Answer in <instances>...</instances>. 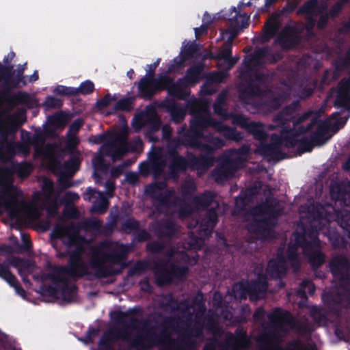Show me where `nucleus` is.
I'll use <instances>...</instances> for the list:
<instances>
[{
  "mask_svg": "<svg viewBox=\"0 0 350 350\" xmlns=\"http://www.w3.org/2000/svg\"><path fill=\"white\" fill-rule=\"evenodd\" d=\"M139 311V308H133L123 312L121 310H115L111 313V319L116 323L126 325V319H129V326L134 327L139 320L135 317V315Z\"/></svg>",
  "mask_w": 350,
  "mask_h": 350,
  "instance_id": "obj_30",
  "label": "nucleus"
},
{
  "mask_svg": "<svg viewBox=\"0 0 350 350\" xmlns=\"http://www.w3.org/2000/svg\"><path fill=\"white\" fill-rule=\"evenodd\" d=\"M212 176L215 182L221 183L231 178L233 174L226 167V166L221 162L217 166L212 172Z\"/></svg>",
  "mask_w": 350,
  "mask_h": 350,
  "instance_id": "obj_51",
  "label": "nucleus"
},
{
  "mask_svg": "<svg viewBox=\"0 0 350 350\" xmlns=\"http://www.w3.org/2000/svg\"><path fill=\"white\" fill-rule=\"evenodd\" d=\"M62 281H58L59 294L63 301L70 303L75 299V296L77 292L76 284L69 285L68 280L65 275L62 276Z\"/></svg>",
  "mask_w": 350,
  "mask_h": 350,
  "instance_id": "obj_33",
  "label": "nucleus"
},
{
  "mask_svg": "<svg viewBox=\"0 0 350 350\" xmlns=\"http://www.w3.org/2000/svg\"><path fill=\"white\" fill-rule=\"evenodd\" d=\"M204 68V64L202 63L193 65L187 70L182 78L190 88L193 87L203 78Z\"/></svg>",
  "mask_w": 350,
  "mask_h": 350,
  "instance_id": "obj_31",
  "label": "nucleus"
},
{
  "mask_svg": "<svg viewBox=\"0 0 350 350\" xmlns=\"http://www.w3.org/2000/svg\"><path fill=\"white\" fill-rule=\"evenodd\" d=\"M40 293L42 296L57 298L59 295V284H55V286L42 284L40 286Z\"/></svg>",
  "mask_w": 350,
  "mask_h": 350,
  "instance_id": "obj_63",
  "label": "nucleus"
},
{
  "mask_svg": "<svg viewBox=\"0 0 350 350\" xmlns=\"http://www.w3.org/2000/svg\"><path fill=\"white\" fill-rule=\"evenodd\" d=\"M190 87L180 77L176 81H174L173 79V82L170 84L167 95L172 98L185 100L190 95Z\"/></svg>",
  "mask_w": 350,
  "mask_h": 350,
  "instance_id": "obj_22",
  "label": "nucleus"
},
{
  "mask_svg": "<svg viewBox=\"0 0 350 350\" xmlns=\"http://www.w3.org/2000/svg\"><path fill=\"white\" fill-rule=\"evenodd\" d=\"M269 92V90L262 89L258 84H254L247 80L246 86L239 91V98L243 103H247L254 97H261L262 95Z\"/></svg>",
  "mask_w": 350,
  "mask_h": 350,
  "instance_id": "obj_25",
  "label": "nucleus"
},
{
  "mask_svg": "<svg viewBox=\"0 0 350 350\" xmlns=\"http://www.w3.org/2000/svg\"><path fill=\"white\" fill-rule=\"evenodd\" d=\"M232 123L245 130L254 138L260 142L265 141L268 135L265 131L264 124L259 122L250 121V119L242 114H237L232 117Z\"/></svg>",
  "mask_w": 350,
  "mask_h": 350,
  "instance_id": "obj_9",
  "label": "nucleus"
},
{
  "mask_svg": "<svg viewBox=\"0 0 350 350\" xmlns=\"http://www.w3.org/2000/svg\"><path fill=\"white\" fill-rule=\"evenodd\" d=\"M6 262V265H9L10 266H12L15 268H18L19 269H28L31 266V262L27 260L21 258L17 256H12L8 259Z\"/></svg>",
  "mask_w": 350,
  "mask_h": 350,
  "instance_id": "obj_56",
  "label": "nucleus"
},
{
  "mask_svg": "<svg viewBox=\"0 0 350 350\" xmlns=\"http://www.w3.org/2000/svg\"><path fill=\"white\" fill-rule=\"evenodd\" d=\"M250 340L247 332L241 327H238L232 334L228 332L226 334L225 345L232 350H245L249 347Z\"/></svg>",
  "mask_w": 350,
  "mask_h": 350,
  "instance_id": "obj_11",
  "label": "nucleus"
},
{
  "mask_svg": "<svg viewBox=\"0 0 350 350\" xmlns=\"http://www.w3.org/2000/svg\"><path fill=\"white\" fill-rule=\"evenodd\" d=\"M329 126L325 122L318 124L316 131L309 136L314 146H321L330 138L329 135Z\"/></svg>",
  "mask_w": 350,
  "mask_h": 350,
  "instance_id": "obj_34",
  "label": "nucleus"
},
{
  "mask_svg": "<svg viewBox=\"0 0 350 350\" xmlns=\"http://www.w3.org/2000/svg\"><path fill=\"white\" fill-rule=\"evenodd\" d=\"M169 73H161L157 78H155V85L157 94L163 90H166L168 94V90L170 84L173 82V78L169 76Z\"/></svg>",
  "mask_w": 350,
  "mask_h": 350,
  "instance_id": "obj_50",
  "label": "nucleus"
},
{
  "mask_svg": "<svg viewBox=\"0 0 350 350\" xmlns=\"http://www.w3.org/2000/svg\"><path fill=\"white\" fill-rule=\"evenodd\" d=\"M221 122L215 120L211 116L208 111L203 113H198L196 114L193 119L191 121L190 126L199 131H204L208 128L212 127L217 129V126H220Z\"/></svg>",
  "mask_w": 350,
  "mask_h": 350,
  "instance_id": "obj_20",
  "label": "nucleus"
},
{
  "mask_svg": "<svg viewBox=\"0 0 350 350\" xmlns=\"http://www.w3.org/2000/svg\"><path fill=\"white\" fill-rule=\"evenodd\" d=\"M147 322L145 321V326L142 333L137 334L131 339L130 345L137 350H147L159 345L165 344L170 340V348L173 350H190L191 342L189 339L182 338L180 340H172L170 338L169 329L174 327L175 319L172 317H166L162 323L163 329L160 334L154 332V327L147 328Z\"/></svg>",
  "mask_w": 350,
  "mask_h": 350,
  "instance_id": "obj_2",
  "label": "nucleus"
},
{
  "mask_svg": "<svg viewBox=\"0 0 350 350\" xmlns=\"http://www.w3.org/2000/svg\"><path fill=\"white\" fill-rule=\"evenodd\" d=\"M287 269L284 258L279 256L270 259L266 269V275L271 279H280L286 273Z\"/></svg>",
  "mask_w": 350,
  "mask_h": 350,
  "instance_id": "obj_21",
  "label": "nucleus"
},
{
  "mask_svg": "<svg viewBox=\"0 0 350 350\" xmlns=\"http://www.w3.org/2000/svg\"><path fill=\"white\" fill-rule=\"evenodd\" d=\"M203 140L202 152L206 154L213 155L216 150L226 145V142L223 139L219 137H215L212 134H204Z\"/></svg>",
  "mask_w": 350,
  "mask_h": 350,
  "instance_id": "obj_29",
  "label": "nucleus"
},
{
  "mask_svg": "<svg viewBox=\"0 0 350 350\" xmlns=\"http://www.w3.org/2000/svg\"><path fill=\"white\" fill-rule=\"evenodd\" d=\"M60 266H55L53 267V271L50 273H42L40 276L36 277L34 276V278L36 280H40L42 282H45L46 280H51L54 284H58V281H62V271L59 270Z\"/></svg>",
  "mask_w": 350,
  "mask_h": 350,
  "instance_id": "obj_53",
  "label": "nucleus"
},
{
  "mask_svg": "<svg viewBox=\"0 0 350 350\" xmlns=\"http://www.w3.org/2000/svg\"><path fill=\"white\" fill-rule=\"evenodd\" d=\"M199 51V46L195 42H189L184 46L180 51V55H183L187 60L193 57Z\"/></svg>",
  "mask_w": 350,
  "mask_h": 350,
  "instance_id": "obj_57",
  "label": "nucleus"
},
{
  "mask_svg": "<svg viewBox=\"0 0 350 350\" xmlns=\"http://www.w3.org/2000/svg\"><path fill=\"white\" fill-rule=\"evenodd\" d=\"M163 106H165L167 111L170 112L172 119L175 122H180L185 117V113L183 110L177 105V103L173 100H165L162 103Z\"/></svg>",
  "mask_w": 350,
  "mask_h": 350,
  "instance_id": "obj_42",
  "label": "nucleus"
},
{
  "mask_svg": "<svg viewBox=\"0 0 350 350\" xmlns=\"http://www.w3.org/2000/svg\"><path fill=\"white\" fill-rule=\"evenodd\" d=\"M187 159L180 155L177 150H172L169 151V170L170 174L177 175L179 172H185L190 168L189 152L187 153Z\"/></svg>",
  "mask_w": 350,
  "mask_h": 350,
  "instance_id": "obj_16",
  "label": "nucleus"
},
{
  "mask_svg": "<svg viewBox=\"0 0 350 350\" xmlns=\"http://www.w3.org/2000/svg\"><path fill=\"white\" fill-rule=\"evenodd\" d=\"M303 251L308 258L309 264L313 269L319 268L325 262V256L321 251V247Z\"/></svg>",
  "mask_w": 350,
  "mask_h": 350,
  "instance_id": "obj_37",
  "label": "nucleus"
},
{
  "mask_svg": "<svg viewBox=\"0 0 350 350\" xmlns=\"http://www.w3.org/2000/svg\"><path fill=\"white\" fill-rule=\"evenodd\" d=\"M297 151L299 154L305 152H310L314 146L313 145L310 137L303 136L298 139Z\"/></svg>",
  "mask_w": 350,
  "mask_h": 350,
  "instance_id": "obj_58",
  "label": "nucleus"
},
{
  "mask_svg": "<svg viewBox=\"0 0 350 350\" xmlns=\"http://www.w3.org/2000/svg\"><path fill=\"white\" fill-rule=\"evenodd\" d=\"M170 268L172 279L184 280L187 278L189 271L187 266H179L174 264H171Z\"/></svg>",
  "mask_w": 350,
  "mask_h": 350,
  "instance_id": "obj_61",
  "label": "nucleus"
},
{
  "mask_svg": "<svg viewBox=\"0 0 350 350\" xmlns=\"http://www.w3.org/2000/svg\"><path fill=\"white\" fill-rule=\"evenodd\" d=\"M82 251L81 247H77L70 253L68 265L60 266L59 270L62 271V275L66 274L72 278H81L90 274L89 267L94 271V275L98 279L118 275L120 271L105 266V264L107 262L120 264L126 258L129 252L128 247L124 244L119 245L109 253L99 247H95L92 250L89 265H88L83 260Z\"/></svg>",
  "mask_w": 350,
  "mask_h": 350,
  "instance_id": "obj_1",
  "label": "nucleus"
},
{
  "mask_svg": "<svg viewBox=\"0 0 350 350\" xmlns=\"http://www.w3.org/2000/svg\"><path fill=\"white\" fill-rule=\"evenodd\" d=\"M174 195L172 189H165L163 192L149 195L153 201V204L157 207L169 208L171 200Z\"/></svg>",
  "mask_w": 350,
  "mask_h": 350,
  "instance_id": "obj_39",
  "label": "nucleus"
},
{
  "mask_svg": "<svg viewBox=\"0 0 350 350\" xmlns=\"http://www.w3.org/2000/svg\"><path fill=\"white\" fill-rule=\"evenodd\" d=\"M204 133L190 126L189 130L187 131L181 137V144L186 147L197 149L202 152Z\"/></svg>",
  "mask_w": 350,
  "mask_h": 350,
  "instance_id": "obj_18",
  "label": "nucleus"
},
{
  "mask_svg": "<svg viewBox=\"0 0 350 350\" xmlns=\"http://www.w3.org/2000/svg\"><path fill=\"white\" fill-rule=\"evenodd\" d=\"M321 229L319 224L316 226L313 222H310L308 226L302 224L301 232L295 233L296 244L303 250L320 247L319 234Z\"/></svg>",
  "mask_w": 350,
  "mask_h": 350,
  "instance_id": "obj_8",
  "label": "nucleus"
},
{
  "mask_svg": "<svg viewBox=\"0 0 350 350\" xmlns=\"http://www.w3.org/2000/svg\"><path fill=\"white\" fill-rule=\"evenodd\" d=\"M14 174L21 178H27L33 170L32 165L27 161L16 163L12 166Z\"/></svg>",
  "mask_w": 350,
  "mask_h": 350,
  "instance_id": "obj_52",
  "label": "nucleus"
},
{
  "mask_svg": "<svg viewBox=\"0 0 350 350\" xmlns=\"http://www.w3.org/2000/svg\"><path fill=\"white\" fill-rule=\"evenodd\" d=\"M215 158L212 154H200L197 157L189 152L190 169L206 170L213 165Z\"/></svg>",
  "mask_w": 350,
  "mask_h": 350,
  "instance_id": "obj_32",
  "label": "nucleus"
},
{
  "mask_svg": "<svg viewBox=\"0 0 350 350\" xmlns=\"http://www.w3.org/2000/svg\"><path fill=\"white\" fill-rule=\"evenodd\" d=\"M218 208L219 203L216 202V205L209 208L200 221H197V224H199L198 230L200 235L208 237L213 232L218 221L217 212Z\"/></svg>",
  "mask_w": 350,
  "mask_h": 350,
  "instance_id": "obj_14",
  "label": "nucleus"
},
{
  "mask_svg": "<svg viewBox=\"0 0 350 350\" xmlns=\"http://www.w3.org/2000/svg\"><path fill=\"white\" fill-rule=\"evenodd\" d=\"M264 90L270 91L261 96V97L266 98L265 100L262 103V106L269 112L278 109L288 96V94L284 92H275L269 88L264 89Z\"/></svg>",
  "mask_w": 350,
  "mask_h": 350,
  "instance_id": "obj_17",
  "label": "nucleus"
},
{
  "mask_svg": "<svg viewBox=\"0 0 350 350\" xmlns=\"http://www.w3.org/2000/svg\"><path fill=\"white\" fill-rule=\"evenodd\" d=\"M15 75L13 65L0 64V93L5 102L10 105H31L33 100L26 92H18L12 94L14 88L12 78Z\"/></svg>",
  "mask_w": 350,
  "mask_h": 350,
  "instance_id": "obj_4",
  "label": "nucleus"
},
{
  "mask_svg": "<svg viewBox=\"0 0 350 350\" xmlns=\"http://www.w3.org/2000/svg\"><path fill=\"white\" fill-rule=\"evenodd\" d=\"M282 129L284 147L292 148L297 146L299 137L289 125L280 126Z\"/></svg>",
  "mask_w": 350,
  "mask_h": 350,
  "instance_id": "obj_46",
  "label": "nucleus"
},
{
  "mask_svg": "<svg viewBox=\"0 0 350 350\" xmlns=\"http://www.w3.org/2000/svg\"><path fill=\"white\" fill-rule=\"evenodd\" d=\"M1 206L4 207L12 220L18 221L27 209V204L23 199V191L12 186L0 194V208Z\"/></svg>",
  "mask_w": 350,
  "mask_h": 350,
  "instance_id": "obj_5",
  "label": "nucleus"
},
{
  "mask_svg": "<svg viewBox=\"0 0 350 350\" xmlns=\"http://www.w3.org/2000/svg\"><path fill=\"white\" fill-rule=\"evenodd\" d=\"M256 153L265 157H270L273 160H279L284 158L282 151H279L270 143L265 144L263 142H260L256 150Z\"/></svg>",
  "mask_w": 350,
  "mask_h": 350,
  "instance_id": "obj_36",
  "label": "nucleus"
},
{
  "mask_svg": "<svg viewBox=\"0 0 350 350\" xmlns=\"http://www.w3.org/2000/svg\"><path fill=\"white\" fill-rule=\"evenodd\" d=\"M101 149L104 154L110 157L113 161L120 160L127 152L126 141L122 137H118L116 140L103 144Z\"/></svg>",
  "mask_w": 350,
  "mask_h": 350,
  "instance_id": "obj_15",
  "label": "nucleus"
},
{
  "mask_svg": "<svg viewBox=\"0 0 350 350\" xmlns=\"http://www.w3.org/2000/svg\"><path fill=\"white\" fill-rule=\"evenodd\" d=\"M81 164V160L79 157L72 154L69 159L64 163V168L72 173L79 170Z\"/></svg>",
  "mask_w": 350,
  "mask_h": 350,
  "instance_id": "obj_64",
  "label": "nucleus"
},
{
  "mask_svg": "<svg viewBox=\"0 0 350 350\" xmlns=\"http://www.w3.org/2000/svg\"><path fill=\"white\" fill-rule=\"evenodd\" d=\"M149 159L148 162L140 163V172L144 175L152 174L154 178H158L163 172L165 161L157 152H152Z\"/></svg>",
  "mask_w": 350,
  "mask_h": 350,
  "instance_id": "obj_12",
  "label": "nucleus"
},
{
  "mask_svg": "<svg viewBox=\"0 0 350 350\" xmlns=\"http://www.w3.org/2000/svg\"><path fill=\"white\" fill-rule=\"evenodd\" d=\"M232 44L231 40L225 42L218 51L217 54L215 55V59L219 60H224L229 58L232 55Z\"/></svg>",
  "mask_w": 350,
  "mask_h": 350,
  "instance_id": "obj_62",
  "label": "nucleus"
},
{
  "mask_svg": "<svg viewBox=\"0 0 350 350\" xmlns=\"http://www.w3.org/2000/svg\"><path fill=\"white\" fill-rule=\"evenodd\" d=\"M249 18L250 16L247 14H240L239 16L237 14L230 19V38L228 40H231L232 44V40L239 35L240 31L249 25Z\"/></svg>",
  "mask_w": 350,
  "mask_h": 350,
  "instance_id": "obj_28",
  "label": "nucleus"
},
{
  "mask_svg": "<svg viewBox=\"0 0 350 350\" xmlns=\"http://www.w3.org/2000/svg\"><path fill=\"white\" fill-rule=\"evenodd\" d=\"M314 284L309 280H304L300 284L297 295L301 298H307V294L312 295L315 293Z\"/></svg>",
  "mask_w": 350,
  "mask_h": 350,
  "instance_id": "obj_54",
  "label": "nucleus"
},
{
  "mask_svg": "<svg viewBox=\"0 0 350 350\" xmlns=\"http://www.w3.org/2000/svg\"><path fill=\"white\" fill-rule=\"evenodd\" d=\"M155 78L143 77L138 83L139 96L146 100H150L157 94L155 85Z\"/></svg>",
  "mask_w": 350,
  "mask_h": 350,
  "instance_id": "obj_27",
  "label": "nucleus"
},
{
  "mask_svg": "<svg viewBox=\"0 0 350 350\" xmlns=\"http://www.w3.org/2000/svg\"><path fill=\"white\" fill-rule=\"evenodd\" d=\"M267 317L274 328L282 329L284 325H288L291 328L296 329L300 332H310L307 325L300 324L289 311L280 308H274Z\"/></svg>",
  "mask_w": 350,
  "mask_h": 350,
  "instance_id": "obj_7",
  "label": "nucleus"
},
{
  "mask_svg": "<svg viewBox=\"0 0 350 350\" xmlns=\"http://www.w3.org/2000/svg\"><path fill=\"white\" fill-rule=\"evenodd\" d=\"M245 75L248 77L247 80L252 83H254V82H258L259 84L265 85L269 82V76L265 73L247 70Z\"/></svg>",
  "mask_w": 350,
  "mask_h": 350,
  "instance_id": "obj_59",
  "label": "nucleus"
},
{
  "mask_svg": "<svg viewBox=\"0 0 350 350\" xmlns=\"http://www.w3.org/2000/svg\"><path fill=\"white\" fill-rule=\"evenodd\" d=\"M133 99L131 97L121 98L113 106V111H130L133 109Z\"/></svg>",
  "mask_w": 350,
  "mask_h": 350,
  "instance_id": "obj_60",
  "label": "nucleus"
},
{
  "mask_svg": "<svg viewBox=\"0 0 350 350\" xmlns=\"http://www.w3.org/2000/svg\"><path fill=\"white\" fill-rule=\"evenodd\" d=\"M350 104V82L342 80L339 83L338 91L335 100L338 107H347Z\"/></svg>",
  "mask_w": 350,
  "mask_h": 350,
  "instance_id": "obj_35",
  "label": "nucleus"
},
{
  "mask_svg": "<svg viewBox=\"0 0 350 350\" xmlns=\"http://www.w3.org/2000/svg\"><path fill=\"white\" fill-rule=\"evenodd\" d=\"M155 232L159 238H166L172 239L178 233V228L176 224L172 219H167L161 221L155 228Z\"/></svg>",
  "mask_w": 350,
  "mask_h": 350,
  "instance_id": "obj_24",
  "label": "nucleus"
},
{
  "mask_svg": "<svg viewBox=\"0 0 350 350\" xmlns=\"http://www.w3.org/2000/svg\"><path fill=\"white\" fill-rule=\"evenodd\" d=\"M271 53V48L268 46L256 49L250 57L245 61V67L250 70L252 64L255 66L261 64L263 59L270 55Z\"/></svg>",
  "mask_w": 350,
  "mask_h": 350,
  "instance_id": "obj_38",
  "label": "nucleus"
},
{
  "mask_svg": "<svg viewBox=\"0 0 350 350\" xmlns=\"http://www.w3.org/2000/svg\"><path fill=\"white\" fill-rule=\"evenodd\" d=\"M216 129L222 133L226 139L239 142L243 139L241 132L238 131L235 128L223 124L221 122L220 126H217Z\"/></svg>",
  "mask_w": 350,
  "mask_h": 350,
  "instance_id": "obj_41",
  "label": "nucleus"
},
{
  "mask_svg": "<svg viewBox=\"0 0 350 350\" xmlns=\"http://www.w3.org/2000/svg\"><path fill=\"white\" fill-rule=\"evenodd\" d=\"M299 107L298 100L292 102L290 105L286 106L273 118V122L280 126H288L289 122H292L295 119L294 116L297 109Z\"/></svg>",
  "mask_w": 350,
  "mask_h": 350,
  "instance_id": "obj_23",
  "label": "nucleus"
},
{
  "mask_svg": "<svg viewBox=\"0 0 350 350\" xmlns=\"http://www.w3.org/2000/svg\"><path fill=\"white\" fill-rule=\"evenodd\" d=\"M215 198L214 192L205 191L200 195L195 196L193 202L199 209H205L215 201Z\"/></svg>",
  "mask_w": 350,
  "mask_h": 350,
  "instance_id": "obj_43",
  "label": "nucleus"
},
{
  "mask_svg": "<svg viewBox=\"0 0 350 350\" xmlns=\"http://www.w3.org/2000/svg\"><path fill=\"white\" fill-rule=\"evenodd\" d=\"M146 124L147 126L146 136L148 137L151 142H157L158 138L154 137L153 135L161 129V120L160 118L157 114L153 115L148 118Z\"/></svg>",
  "mask_w": 350,
  "mask_h": 350,
  "instance_id": "obj_40",
  "label": "nucleus"
},
{
  "mask_svg": "<svg viewBox=\"0 0 350 350\" xmlns=\"http://www.w3.org/2000/svg\"><path fill=\"white\" fill-rule=\"evenodd\" d=\"M171 268L170 269H164L161 270H156L154 271L155 276V283L158 286H163L169 285L172 282V276Z\"/></svg>",
  "mask_w": 350,
  "mask_h": 350,
  "instance_id": "obj_48",
  "label": "nucleus"
},
{
  "mask_svg": "<svg viewBox=\"0 0 350 350\" xmlns=\"http://www.w3.org/2000/svg\"><path fill=\"white\" fill-rule=\"evenodd\" d=\"M119 339L127 340L126 332L120 330H111L103 334L98 343L100 345L111 344L113 346V344Z\"/></svg>",
  "mask_w": 350,
  "mask_h": 350,
  "instance_id": "obj_44",
  "label": "nucleus"
},
{
  "mask_svg": "<svg viewBox=\"0 0 350 350\" xmlns=\"http://www.w3.org/2000/svg\"><path fill=\"white\" fill-rule=\"evenodd\" d=\"M27 68V63L25 62L23 64H19L15 70V75L12 78L14 88H20L27 85V81L25 79L26 77L24 75V72Z\"/></svg>",
  "mask_w": 350,
  "mask_h": 350,
  "instance_id": "obj_49",
  "label": "nucleus"
},
{
  "mask_svg": "<svg viewBox=\"0 0 350 350\" xmlns=\"http://www.w3.org/2000/svg\"><path fill=\"white\" fill-rule=\"evenodd\" d=\"M77 227L79 230L98 232L102 227V221L99 219H86L81 221Z\"/></svg>",
  "mask_w": 350,
  "mask_h": 350,
  "instance_id": "obj_55",
  "label": "nucleus"
},
{
  "mask_svg": "<svg viewBox=\"0 0 350 350\" xmlns=\"http://www.w3.org/2000/svg\"><path fill=\"white\" fill-rule=\"evenodd\" d=\"M300 35L295 27L286 26L280 33L275 43L280 45L283 50H291L297 46L301 42Z\"/></svg>",
  "mask_w": 350,
  "mask_h": 350,
  "instance_id": "obj_13",
  "label": "nucleus"
},
{
  "mask_svg": "<svg viewBox=\"0 0 350 350\" xmlns=\"http://www.w3.org/2000/svg\"><path fill=\"white\" fill-rule=\"evenodd\" d=\"M79 228L74 224L68 225L57 224L51 233V237L56 239H62L66 237V245L68 247L77 245L83 238L78 234Z\"/></svg>",
  "mask_w": 350,
  "mask_h": 350,
  "instance_id": "obj_10",
  "label": "nucleus"
},
{
  "mask_svg": "<svg viewBox=\"0 0 350 350\" xmlns=\"http://www.w3.org/2000/svg\"><path fill=\"white\" fill-rule=\"evenodd\" d=\"M329 269L334 277L336 278L340 274L350 271V262L349 259L342 254L334 256L329 262Z\"/></svg>",
  "mask_w": 350,
  "mask_h": 350,
  "instance_id": "obj_26",
  "label": "nucleus"
},
{
  "mask_svg": "<svg viewBox=\"0 0 350 350\" xmlns=\"http://www.w3.org/2000/svg\"><path fill=\"white\" fill-rule=\"evenodd\" d=\"M265 32L262 38L263 42H268L274 37L279 29L280 22L276 16H271L265 25Z\"/></svg>",
  "mask_w": 350,
  "mask_h": 350,
  "instance_id": "obj_45",
  "label": "nucleus"
},
{
  "mask_svg": "<svg viewBox=\"0 0 350 350\" xmlns=\"http://www.w3.org/2000/svg\"><path fill=\"white\" fill-rule=\"evenodd\" d=\"M260 188L256 186H253L246 189L245 191H241L238 196L235 198V211L239 213L246 210L247 206L253 203L254 197L258 194Z\"/></svg>",
  "mask_w": 350,
  "mask_h": 350,
  "instance_id": "obj_19",
  "label": "nucleus"
},
{
  "mask_svg": "<svg viewBox=\"0 0 350 350\" xmlns=\"http://www.w3.org/2000/svg\"><path fill=\"white\" fill-rule=\"evenodd\" d=\"M327 8L324 3L321 7L319 6V0H307L300 7L299 13L304 14H314L317 11L321 12L322 10H325Z\"/></svg>",
  "mask_w": 350,
  "mask_h": 350,
  "instance_id": "obj_47",
  "label": "nucleus"
},
{
  "mask_svg": "<svg viewBox=\"0 0 350 350\" xmlns=\"http://www.w3.org/2000/svg\"><path fill=\"white\" fill-rule=\"evenodd\" d=\"M330 196L332 200L338 202L342 206L350 207V183L342 181L332 183L330 187ZM339 222L340 227L350 239V211H342Z\"/></svg>",
  "mask_w": 350,
  "mask_h": 350,
  "instance_id": "obj_6",
  "label": "nucleus"
},
{
  "mask_svg": "<svg viewBox=\"0 0 350 350\" xmlns=\"http://www.w3.org/2000/svg\"><path fill=\"white\" fill-rule=\"evenodd\" d=\"M250 213L254 217L247 225V230L262 241L273 239L280 211L269 204L267 200L265 202L254 206Z\"/></svg>",
  "mask_w": 350,
  "mask_h": 350,
  "instance_id": "obj_3",
  "label": "nucleus"
}]
</instances>
